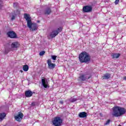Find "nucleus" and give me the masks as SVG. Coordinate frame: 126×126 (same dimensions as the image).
I'll return each mask as SVG.
<instances>
[{
	"instance_id": "b1692460",
	"label": "nucleus",
	"mask_w": 126,
	"mask_h": 126,
	"mask_svg": "<svg viewBox=\"0 0 126 126\" xmlns=\"http://www.w3.org/2000/svg\"><path fill=\"white\" fill-rule=\"evenodd\" d=\"M45 53H46V52L42 51L39 53V56H44V55H45Z\"/></svg>"
},
{
	"instance_id": "a878e982",
	"label": "nucleus",
	"mask_w": 126,
	"mask_h": 126,
	"mask_svg": "<svg viewBox=\"0 0 126 126\" xmlns=\"http://www.w3.org/2000/svg\"><path fill=\"white\" fill-rule=\"evenodd\" d=\"M119 2H120V0H116L115 1V4H118V3H119Z\"/></svg>"
},
{
	"instance_id": "5701e85b",
	"label": "nucleus",
	"mask_w": 126,
	"mask_h": 126,
	"mask_svg": "<svg viewBox=\"0 0 126 126\" xmlns=\"http://www.w3.org/2000/svg\"><path fill=\"white\" fill-rule=\"evenodd\" d=\"M17 5H18V3L17 2H14L13 3V7H14V8H16V7H17Z\"/></svg>"
},
{
	"instance_id": "ddd939ff",
	"label": "nucleus",
	"mask_w": 126,
	"mask_h": 126,
	"mask_svg": "<svg viewBox=\"0 0 126 126\" xmlns=\"http://www.w3.org/2000/svg\"><path fill=\"white\" fill-rule=\"evenodd\" d=\"M51 13H52V10L50 7L47 8L44 11V14H45V15H50Z\"/></svg>"
},
{
	"instance_id": "9d476101",
	"label": "nucleus",
	"mask_w": 126,
	"mask_h": 126,
	"mask_svg": "<svg viewBox=\"0 0 126 126\" xmlns=\"http://www.w3.org/2000/svg\"><path fill=\"white\" fill-rule=\"evenodd\" d=\"M47 64L49 69H53L56 67V64L52 63V61L50 59L47 60Z\"/></svg>"
},
{
	"instance_id": "aec40b11",
	"label": "nucleus",
	"mask_w": 126,
	"mask_h": 126,
	"mask_svg": "<svg viewBox=\"0 0 126 126\" xmlns=\"http://www.w3.org/2000/svg\"><path fill=\"white\" fill-rule=\"evenodd\" d=\"M12 14L13 15L12 16L11 20H14L15 19V16L16 15V13H15V11H14Z\"/></svg>"
},
{
	"instance_id": "f3484780",
	"label": "nucleus",
	"mask_w": 126,
	"mask_h": 126,
	"mask_svg": "<svg viewBox=\"0 0 126 126\" xmlns=\"http://www.w3.org/2000/svg\"><path fill=\"white\" fill-rule=\"evenodd\" d=\"M5 117H6L5 113H0V122H2V120Z\"/></svg>"
},
{
	"instance_id": "20e7f679",
	"label": "nucleus",
	"mask_w": 126,
	"mask_h": 126,
	"mask_svg": "<svg viewBox=\"0 0 126 126\" xmlns=\"http://www.w3.org/2000/svg\"><path fill=\"white\" fill-rule=\"evenodd\" d=\"M52 124L54 126H61L63 124V119L60 117H55L52 120Z\"/></svg>"
},
{
	"instance_id": "bb28decb",
	"label": "nucleus",
	"mask_w": 126,
	"mask_h": 126,
	"mask_svg": "<svg viewBox=\"0 0 126 126\" xmlns=\"http://www.w3.org/2000/svg\"><path fill=\"white\" fill-rule=\"evenodd\" d=\"M35 105H36V104L35 103V102L32 103V106H35Z\"/></svg>"
},
{
	"instance_id": "423d86ee",
	"label": "nucleus",
	"mask_w": 126,
	"mask_h": 126,
	"mask_svg": "<svg viewBox=\"0 0 126 126\" xmlns=\"http://www.w3.org/2000/svg\"><path fill=\"white\" fill-rule=\"evenodd\" d=\"M62 31H63V28L60 27L56 30L52 31L50 34V36L52 38H55V37H56V36H58V35H59V33H61Z\"/></svg>"
},
{
	"instance_id": "7c9ffc66",
	"label": "nucleus",
	"mask_w": 126,
	"mask_h": 126,
	"mask_svg": "<svg viewBox=\"0 0 126 126\" xmlns=\"http://www.w3.org/2000/svg\"><path fill=\"white\" fill-rule=\"evenodd\" d=\"M21 72H23V71H22V70H20Z\"/></svg>"
},
{
	"instance_id": "473e14b6",
	"label": "nucleus",
	"mask_w": 126,
	"mask_h": 126,
	"mask_svg": "<svg viewBox=\"0 0 126 126\" xmlns=\"http://www.w3.org/2000/svg\"><path fill=\"white\" fill-rule=\"evenodd\" d=\"M4 126H6V125H4Z\"/></svg>"
},
{
	"instance_id": "f257e3e1",
	"label": "nucleus",
	"mask_w": 126,
	"mask_h": 126,
	"mask_svg": "<svg viewBox=\"0 0 126 126\" xmlns=\"http://www.w3.org/2000/svg\"><path fill=\"white\" fill-rule=\"evenodd\" d=\"M24 18L26 19L27 21V26L28 28L30 29L31 31L33 32L38 30V26L37 25V24L32 22L30 15L27 13H25L24 15Z\"/></svg>"
},
{
	"instance_id": "393cba45",
	"label": "nucleus",
	"mask_w": 126,
	"mask_h": 126,
	"mask_svg": "<svg viewBox=\"0 0 126 126\" xmlns=\"http://www.w3.org/2000/svg\"><path fill=\"white\" fill-rule=\"evenodd\" d=\"M51 58L53 61H56V60H57V56H52Z\"/></svg>"
},
{
	"instance_id": "6e6552de",
	"label": "nucleus",
	"mask_w": 126,
	"mask_h": 126,
	"mask_svg": "<svg viewBox=\"0 0 126 126\" xmlns=\"http://www.w3.org/2000/svg\"><path fill=\"white\" fill-rule=\"evenodd\" d=\"M92 11V6L91 5H86L83 7V12L88 13L91 12Z\"/></svg>"
},
{
	"instance_id": "1a4fd4ad",
	"label": "nucleus",
	"mask_w": 126,
	"mask_h": 126,
	"mask_svg": "<svg viewBox=\"0 0 126 126\" xmlns=\"http://www.w3.org/2000/svg\"><path fill=\"white\" fill-rule=\"evenodd\" d=\"M14 118L17 122H21V120L23 119V114L19 112L17 115L14 116Z\"/></svg>"
},
{
	"instance_id": "4be33fe9",
	"label": "nucleus",
	"mask_w": 126,
	"mask_h": 126,
	"mask_svg": "<svg viewBox=\"0 0 126 126\" xmlns=\"http://www.w3.org/2000/svg\"><path fill=\"white\" fill-rule=\"evenodd\" d=\"M110 123H111V120L108 119L105 123H104V126H109L110 125Z\"/></svg>"
},
{
	"instance_id": "2f4dec72",
	"label": "nucleus",
	"mask_w": 126,
	"mask_h": 126,
	"mask_svg": "<svg viewBox=\"0 0 126 126\" xmlns=\"http://www.w3.org/2000/svg\"><path fill=\"white\" fill-rule=\"evenodd\" d=\"M118 126H122L121 125H119Z\"/></svg>"
},
{
	"instance_id": "f03ea898",
	"label": "nucleus",
	"mask_w": 126,
	"mask_h": 126,
	"mask_svg": "<svg viewBox=\"0 0 126 126\" xmlns=\"http://www.w3.org/2000/svg\"><path fill=\"white\" fill-rule=\"evenodd\" d=\"M113 113L112 115L114 117H119L125 115L126 114V109L124 107L116 106L112 108Z\"/></svg>"
},
{
	"instance_id": "7ed1b4c3",
	"label": "nucleus",
	"mask_w": 126,
	"mask_h": 126,
	"mask_svg": "<svg viewBox=\"0 0 126 126\" xmlns=\"http://www.w3.org/2000/svg\"><path fill=\"white\" fill-rule=\"evenodd\" d=\"M79 60L81 63H89L91 61V57L89 53L86 51H83L79 55Z\"/></svg>"
},
{
	"instance_id": "39448f33",
	"label": "nucleus",
	"mask_w": 126,
	"mask_h": 126,
	"mask_svg": "<svg viewBox=\"0 0 126 126\" xmlns=\"http://www.w3.org/2000/svg\"><path fill=\"white\" fill-rule=\"evenodd\" d=\"M91 77H92V75H90L88 73L82 74L79 76L78 80L79 81H86V80L90 79Z\"/></svg>"
},
{
	"instance_id": "6ab92c4d",
	"label": "nucleus",
	"mask_w": 126,
	"mask_h": 126,
	"mask_svg": "<svg viewBox=\"0 0 126 126\" xmlns=\"http://www.w3.org/2000/svg\"><path fill=\"white\" fill-rule=\"evenodd\" d=\"M23 68L24 71H28V69H29V66H28V65H24Z\"/></svg>"
},
{
	"instance_id": "c85d7f7f",
	"label": "nucleus",
	"mask_w": 126,
	"mask_h": 126,
	"mask_svg": "<svg viewBox=\"0 0 126 126\" xmlns=\"http://www.w3.org/2000/svg\"><path fill=\"white\" fill-rule=\"evenodd\" d=\"M123 79L124 80H126V76L123 77Z\"/></svg>"
},
{
	"instance_id": "4468645a",
	"label": "nucleus",
	"mask_w": 126,
	"mask_h": 126,
	"mask_svg": "<svg viewBox=\"0 0 126 126\" xmlns=\"http://www.w3.org/2000/svg\"><path fill=\"white\" fill-rule=\"evenodd\" d=\"M19 46L18 42H14L11 44V47L13 49H17Z\"/></svg>"
},
{
	"instance_id": "0eeeda50",
	"label": "nucleus",
	"mask_w": 126,
	"mask_h": 126,
	"mask_svg": "<svg viewBox=\"0 0 126 126\" xmlns=\"http://www.w3.org/2000/svg\"><path fill=\"white\" fill-rule=\"evenodd\" d=\"M8 37L11 38V39H16L17 38V35L13 31H9L7 33Z\"/></svg>"
},
{
	"instance_id": "412c9836",
	"label": "nucleus",
	"mask_w": 126,
	"mask_h": 126,
	"mask_svg": "<svg viewBox=\"0 0 126 126\" xmlns=\"http://www.w3.org/2000/svg\"><path fill=\"white\" fill-rule=\"evenodd\" d=\"M70 101L71 103H73V102H75V101H77V99L74 98V97H71Z\"/></svg>"
},
{
	"instance_id": "cd10ccee",
	"label": "nucleus",
	"mask_w": 126,
	"mask_h": 126,
	"mask_svg": "<svg viewBox=\"0 0 126 126\" xmlns=\"http://www.w3.org/2000/svg\"><path fill=\"white\" fill-rule=\"evenodd\" d=\"M59 103H60V104H62V105H63V101H60L59 102Z\"/></svg>"
},
{
	"instance_id": "9b49d317",
	"label": "nucleus",
	"mask_w": 126,
	"mask_h": 126,
	"mask_svg": "<svg viewBox=\"0 0 126 126\" xmlns=\"http://www.w3.org/2000/svg\"><path fill=\"white\" fill-rule=\"evenodd\" d=\"M33 92L30 90L26 91L25 92V96L27 97V98H29L30 97H32V95H33Z\"/></svg>"
},
{
	"instance_id": "a211bd4d",
	"label": "nucleus",
	"mask_w": 126,
	"mask_h": 126,
	"mask_svg": "<svg viewBox=\"0 0 126 126\" xmlns=\"http://www.w3.org/2000/svg\"><path fill=\"white\" fill-rule=\"evenodd\" d=\"M111 77V74L106 73L102 76V79H109Z\"/></svg>"
},
{
	"instance_id": "c756f323",
	"label": "nucleus",
	"mask_w": 126,
	"mask_h": 126,
	"mask_svg": "<svg viewBox=\"0 0 126 126\" xmlns=\"http://www.w3.org/2000/svg\"><path fill=\"white\" fill-rule=\"evenodd\" d=\"M2 7V5L0 4V8H1Z\"/></svg>"
},
{
	"instance_id": "2eb2a0df",
	"label": "nucleus",
	"mask_w": 126,
	"mask_h": 126,
	"mask_svg": "<svg viewBox=\"0 0 126 126\" xmlns=\"http://www.w3.org/2000/svg\"><path fill=\"white\" fill-rule=\"evenodd\" d=\"M120 56L121 54L120 53H113L111 55V57L113 59H119Z\"/></svg>"
},
{
	"instance_id": "dca6fc26",
	"label": "nucleus",
	"mask_w": 126,
	"mask_h": 126,
	"mask_svg": "<svg viewBox=\"0 0 126 126\" xmlns=\"http://www.w3.org/2000/svg\"><path fill=\"white\" fill-rule=\"evenodd\" d=\"M79 117L80 118H86L87 117V113L85 112H80L79 114Z\"/></svg>"
},
{
	"instance_id": "f8f14e48",
	"label": "nucleus",
	"mask_w": 126,
	"mask_h": 126,
	"mask_svg": "<svg viewBox=\"0 0 126 126\" xmlns=\"http://www.w3.org/2000/svg\"><path fill=\"white\" fill-rule=\"evenodd\" d=\"M41 82L44 88H49L50 87V86L48 85V82H46V79H42Z\"/></svg>"
}]
</instances>
